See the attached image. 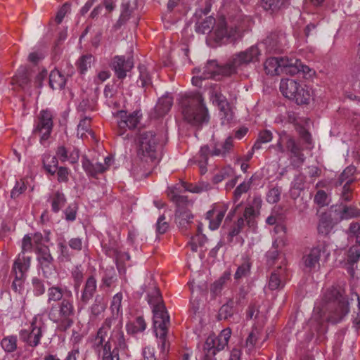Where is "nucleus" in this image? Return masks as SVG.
<instances>
[{"label": "nucleus", "instance_id": "1", "mask_svg": "<svg viewBox=\"0 0 360 360\" xmlns=\"http://www.w3.org/2000/svg\"><path fill=\"white\" fill-rule=\"evenodd\" d=\"M344 290L337 286L326 290L321 301L316 302L311 321L317 323V330L326 322H340L349 312V302Z\"/></svg>", "mask_w": 360, "mask_h": 360}, {"label": "nucleus", "instance_id": "2", "mask_svg": "<svg viewBox=\"0 0 360 360\" xmlns=\"http://www.w3.org/2000/svg\"><path fill=\"white\" fill-rule=\"evenodd\" d=\"M112 320V318H107L105 320L94 340L95 347H102V360H120V351H124L127 348L124 333L119 328L114 329L110 337L106 340Z\"/></svg>", "mask_w": 360, "mask_h": 360}, {"label": "nucleus", "instance_id": "3", "mask_svg": "<svg viewBox=\"0 0 360 360\" xmlns=\"http://www.w3.org/2000/svg\"><path fill=\"white\" fill-rule=\"evenodd\" d=\"M179 104L184 119L195 127L208 123L210 115L200 91H186L180 95Z\"/></svg>", "mask_w": 360, "mask_h": 360}, {"label": "nucleus", "instance_id": "4", "mask_svg": "<svg viewBox=\"0 0 360 360\" xmlns=\"http://www.w3.org/2000/svg\"><path fill=\"white\" fill-rule=\"evenodd\" d=\"M251 25V18L245 15L241 10H236L229 14L228 20L224 18L219 19L214 30L216 39L235 40L242 36Z\"/></svg>", "mask_w": 360, "mask_h": 360}, {"label": "nucleus", "instance_id": "5", "mask_svg": "<svg viewBox=\"0 0 360 360\" xmlns=\"http://www.w3.org/2000/svg\"><path fill=\"white\" fill-rule=\"evenodd\" d=\"M148 302L153 307V325L156 336L159 339L158 345L162 352H165L168 346L167 334L169 325V316L166 311L159 290L155 289L149 295Z\"/></svg>", "mask_w": 360, "mask_h": 360}, {"label": "nucleus", "instance_id": "6", "mask_svg": "<svg viewBox=\"0 0 360 360\" xmlns=\"http://www.w3.org/2000/svg\"><path fill=\"white\" fill-rule=\"evenodd\" d=\"M75 313L73 297H64L61 302L51 304L48 317L59 330L65 331L72 326Z\"/></svg>", "mask_w": 360, "mask_h": 360}, {"label": "nucleus", "instance_id": "7", "mask_svg": "<svg viewBox=\"0 0 360 360\" xmlns=\"http://www.w3.org/2000/svg\"><path fill=\"white\" fill-rule=\"evenodd\" d=\"M160 137L152 131L140 132L136 139L137 155L146 162L158 158Z\"/></svg>", "mask_w": 360, "mask_h": 360}, {"label": "nucleus", "instance_id": "8", "mask_svg": "<svg viewBox=\"0 0 360 360\" xmlns=\"http://www.w3.org/2000/svg\"><path fill=\"white\" fill-rule=\"evenodd\" d=\"M180 186L169 187L167 195L177 206L175 217L176 224L182 232L187 234L186 231L191 227L193 216L188 210L181 207L186 205L188 200L187 197L180 195Z\"/></svg>", "mask_w": 360, "mask_h": 360}, {"label": "nucleus", "instance_id": "9", "mask_svg": "<svg viewBox=\"0 0 360 360\" xmlns=\"http://www.w3.org/2000/svg\"><path fill=\"white\" fill-rule=\"evenodd\" d=\"M270 148L282 153L285 151L290 152L291 156L295 158L292 162L294 167H300L305 160L302 148L296 143L295 139L285 131L279 134V139L276 144L271 145Z\"/></svg>", "mask_w": 360, "mask_h": 360}, {"label": "nucleus", "instance_id": "10", "mask_svg": "<svg viewBox=\"0 0 360 360\" xmlns=\"http://www.w3.org/2000/svg\"><path fill=\"white\" fill-rule=\"evenodd\" d=\"M46 328L43 318L39 315H36L32 318L27 328L20 330V340L30 347H37L41 343V339Z\"/></svg>", "mask_w": 360, "mask_h": 360}, {"label": "nucleus", "instance_id": "11", "mask_svg": "<svg viewBox=\"0 0 360 360\" xmlns=\"http://www.w3.org/2000/svg\"><path fill=\"white\" fill-rule=\"evenodd\" d=\"M231 70L229 62L222 66H219L215 60H210L202 68L200 75L193 77L192 84L198 87H202V82L208 79L219 80L224 76L231 75Z\"/></svg>", "mask_w": 360, "mask_h": 360}, {"label": "nucleus", "instance_id": "12", "mask_svg": "<svg viewBox=\"0 0 360 360\" xmlns=\"http://www.w3.org/2000/svg\"><path fill=\"white\" fill-rule=\"evenodd\" d=\"M231 335V329L226 328L222 330L217 336L215 335H209L203 345L205 360H213L219 352L224 349L228 345Z\"/></svg>", "mask_w": 360, "mask_h": 360}, {"label": "nucleus", "instance_id": "13", "mask_svg": "<svg viewBox=\"0 0 360 360\" xmlns=\"http://www.w3.org/2000/svg\"><path fill=\"white\" fill-rule=\"evenodd\" d=\"M330 245L326 243H321L312 248L308 254L304 255L302 260L304 267L309 272L318 271L321 268V263L327 261L330 255Z\"/></svg>", "mask_w": 360, "mask_h": 360}, {"label": "nucleus", "instance_id": "14", "mask_svg": "<svg viewBox=\"0 0 360 360\" xmlns=\"http://www.w3.org/2000/svg\"><path fill=\"white\" fill-rule=\"evenodd\" d=\"M141 113L139 111H134L128 113L125 110H120L114 114L117 120L116 134L122 136L124 140H129L132 136L127 133V129L136 128L140 122Z\"/></svg>", "mask_w": 360, "mask_h": 360}, {"label": "nucleus", "instance_id": "15", "mask_svg": "<svg viewBox=\"0 0 360 360\" xmlns=\"http://www.w3.org/2000/svg\"><path fill=\"white\" fill-rule=\"evenodd\" d=\"M297 60L293 57H271L266 60L264 63V70L266 74L271 75H278L281 73H285L290 75H294L297 71L295 66H292V63L295 64Z\"/></svg>", "mask_w": 360, "mask_h": 360}, {"label": "nucleus", "instance_id": "16", "mask_svg": "<svg viewBox=\"0 0 360 360\" xmlns=\"http://www.w3.org/2000/svg\"><path fill=\"white\" fill-rule=\"evenodd\" d=\"M262 51L257 44L251 46L243 51L233 55L229 60V65L231 70V74L236 73L238 70L246 66L250 63H255L259 60Z\"/></svg>", "mask_w": 360, "mask_h": 360}, {"label": "nucleus", "instance_id": "17", "mask_svg": "<svg viewBox=\"0 0 360 360\" xmlns=\"http://www.w3.org/2000/svg\"><path fill=\"white\" fill-rule=\"evenodd\" d=\"M34 252L37 255L43 276L46 279L47 285H51L58 278V274L53 264V257L48 246H39Z\"/></svg>", "mask_w": 360, "mask_h": 360}, {"label": "nucleus", "instance_id": "18", "mask_svg": "<svg viewBox=\"0 0 360 360\" xmlns=\"http://www.w3.org/2000/svg\"><path fill=\"white\" fill-rule=\"evenodd\" d=\"M47 74L46 70H42L39 72L34 80L36 88L41 89L46 87L47 84L53 90L61 89L64 87L66 79L59 70H52L49 78H47Z\"/></svg>", "mask_w": 360, "mask_h": 360}, {"label": "nucleus", "instance_id": "19", "mask_svg": "<svg viewBox=\"0 0 360 360\" xmlns=\"http://www.w3.org/2000/svg\"><path fill=\"white\" fill-rule=\"evenodd\" d=\"M34 251V244L32 238L26 235L24 236L22 242V251L19 254L18 259L15 261L13 264V270L15 271L16 278H21L25 271H26L30 266V258L25 257V252Z\"/></svg>", "mask_w": 360, "mask_h": 360}, {"label": "nucleus", "instance_id": "20", "mask_svg": "<svg viewBox=\"0 0 360 360\" xmlns=\"http://www.w3.org/2000/svg\"><path fill=\"white\" fill-rule=\"evenodd\" d=\"M210 98L212 103L218 106L223 124L229 123L233 118V113L230 103L221 91H211Z\"/></svg>", "mask_w": 360, "mask_h": 360}, {"label": "nucleus", "instance_id": "21", "mask_svg": "<svg viewBox=\"0 0 360 360\" xmlns=\"http://www.w3.org/2000/svg\"><path fill=\"white\" fill-rule=\"evenodd\" d=\"M53 127L52 115L48 110H41L38 117V122L34 129V133L41 135V141L49 139Z\"/></svg>", "mask_w": 360, "mask_h": 360}, {"label": "nucleus", "instance_id": "22", "mask_svg": "<svg viewBox=\"0 0 360 360\" xmlns=\"http://www.w3.org/2000/svg\"><path fill=\"white\" fill-rule=\"evenodd\" d=\"M55 280L51 285H48L47 289V304L58 303L63 300L64 297H73L72 292L67 287L54 285Z\"/></svg>", "mask_w": 360, "mask_h": 360}, {"label": "nucleus", "instance_id": "23", "mask_svg": "<svg viewBox=\"0 0 360 360\" xmlns=\"http://www.w3.org/2000/svg\"><path fill=\"white\" fill-rule=\"evenodd\" d=\"M255 210L252 207L245 208L243 216L239 218L230 231L231 237L237 236L245 226V221L250 228L255 226Z\"/></svg>", "mask_w": 360, "mask_h": 360}, {"label": "nucleus", "instance_id": "24", "mask_svg": "<svg viewBox=\"0 0 360 360\" xmlns=\"http://www.w3.org/2000/svg\"><path fill=\"white\" fill-rule=\"evenodd\" d=\"M260 51L265 53H277L282 50L281 37L277 33H271L257 44Z\"/></svg>", "mask_w": 360, "mask_h": 360}, {"label": "nucleus", "instance_id": "25", "mask_svg": "<svg viewBox=\"0 0 360 360\" xmlns=\"http://www.w3.org/2000/svg\"><path fill=\"white\" fill-rule=\"evenodd\" d=\"M288 269L283 266H277L271 272L268 288L271 290H279L284 287L285 281L288 278Z\"/></svg>", "mask_w": 360, "mask_h": 360}, {"label": "nucleus", "instance_id": "26", "mask_svg": "<svg viewBox=\"0 0 360 360\" xmlns=\"http://www.w3.org/2000/svg\"><path fill=\"white\" fill-rule=\"evenodd\" d=\"M133 61L131 58L125 59L124 56H115L112 63V68L119 79L126 77L127 72L133 68Z\"/></svg>", "mask_w": 360, "mask_h": 360}, {"label": "nucleus", "instance_id": "27", "mask_svg": "<svg viewBox=\"0 0 360 360\" xmlns=\"http://www.w3.org/2000/svg\"><path fill=\"white\" fill-rule=\"evenodd\" d=\"M173 104V97L171 94L166 92L162 96H161L155 107V113L157 117H161L165 116L170 110Z\"/></svg>", "mask_w": 360, "mask_h": 360}, {"label": "nucleus", "instance_id": "28", "mask_svg": "<svg viewBox=\"0 0 360 360\" xmlns=\"http://www.w3.org/2000/svg\"><path fill=\"white\" fill-rule=\"evenodd\" d=\"M97 282L94 276H90L86 281L81 295V301L86 304L93 297L96 291Z\"/></svg>", "mask_w": 360, "mask_h": 360}, {"label": "nucleus", "instance_id": "29", "mask_svg": "<svg viewBox=\"0 0 360 360\" xmlns=\"http://www.w3.org/2000/svg\"><path fill=\"white\" fill-rule=\"evenodd\" d=\"M82 167L86 174L91 176H96L98 174L104 172L106 167L101 162H94L86 157L82 158Z\"/></svg>", "mask_w": 360, "mask_h": 360}, {"label": "nucleus", "instance_id": "30", "mask_svg": "<svg viewBox=\"0 0 360 360\" xmlns=\"http://www.w3.org/2000/svg\"><path fill=\"white\" fill-rule=\"evenodd\" d=\"M48 201L51 203V210L58 213L66 203L67 199L61 191H55L50 195Z\"/></svg>", "mask_w": 360, "mask_h": 360}, {"label": "nucleus", "instance_id": "31", "mask_svg": "<svg viewBox=\"0 0 360 360\" xmlns=\"http://www.w3.org/2000/svg\"><path fill=\"white\" fill-rule=\"evenodd\" d=\"M283 95L297 105L307 104L310 100V91H282Z\"/></svg>", "mask_w": 360, "mask_h": 360}, {"label": "nucleus", "instance_id": "32", "mask_svg": "<svg viewBox=\"0 0 360 360\" xmlns=\"http://www.w3.org/2000/svg\"><path fill=\"white\" fill-rule=\"evenodd\" d=\"M224 210H212L207 212V219L209 220V227L211 230H216L219 227L224 217Z\"/></svg>", "mask_w": 360, "mask_h": 360}, {"label": "nucleus", "instance_id": "33", "mask_svg": "<svg viewBox=\"0 0 360 360\" xmlns=\"http://www.w3.org/2000/svg\"><path fill=\"white\" fill-rule=\"evenodd\" d=\"M146 323L143 316H137L134 321L127 323L126 329L129 334L134 335L143 332L146 328Z\"/></svg>", "mask_w": 360, "mask_h": 360}, {"label": "nucleus", "instance_id": "34", "mask_svg": "<svg viewBox=\"0 0 360 360\" xmlns=\"http://www.w3.org/2000/svg\"><path fill=\"white\" fill-rule=\"evenodd\" d=\"M267 263L271 266L278 265L287 267V261L278 250L273 248L266 253Z\"/></svg>", "mask_w": 360, "mask_h": 360}, {"label": "nucleus", "instance_id": "35", "mask_svg": "<svg viewBox=\"0 0 360 360\" xmlns=\"http://www.w3.org/2000/svg\"><path fill=\"white\" fill-rule=\"evenodd\" d=\"M274 233L277 235L273 241L272 248L278 250L286 244L285 227L283 224H276Z\"/></svg>", "mask_w": 360, "mask_h": 360}, {"label": "nucleus", "instance_id": "36", "mask_svg": "<svg viewBox=\"0 0 360 360\" xmlns=\"http://www.w3.org/2000/svg\"><path fill=\"white\" fill-rule=\"evenodd\" d=\"M355 172L356 167L354 166H349L346 167L338 176L335 182V185L338 186H341L343 184H351L354 181L353 175L354 174Z\"/></svg>", "mask_w": 360, "mask_h": 360}, {"label": "nucleus", "instance_id": "37", "mask_svg": "<svg viewBox=\"0 0 360 360\" xmlns=\"http://www.w3.org/2000/svg\"><path fill=\"white\" fill-rule=\"evenodd\" d=\"M123 299V295L122 292L116 293L111 300L110 303V310L112 311V314L113 317H122V301Z\"/></svg>", "mask_w": 360, "mask_h": 360}, {"label": "nucleus", "instance_id": "38", "mask_svg": "<svg viewBox=\"0 0 360 360\" xmlns=\"http://www.w3.org/2000/svg\"><path fill=\"white\" fill-rule=\"evenodd\" d=\"M233 137L229 136L221 144H217L212 152V155L225 156L233 147Z\"/></svg>", "mask_w": 360, "mask_h": 360}, {"label": "nucleus", "instance_id": "39", "mask_svg": "<svg viewBox=\"0 0 360 360\" xmlns=\"http://www.w3.org/2000/svg\"><path fill=\"white\" fill-rule=\"evenodd\" d=\"M216 20L212 16L206 17L202 22H198L195 24V30L198 33L206 34L210 33L214 28Z\"/></svg>", "mask_w": 360, "mask_h": 360}, {"label": "nucleus", "instance_id": "40", "mask_svg": "<svg viewBox=\"0 0 360 360\" xmlns=\"http://www.w3.org/2000/svg\"><path fill=\"white\" fill-rule=\"evenodd\" d=\"M86 133H88L93 139H95V134L91 129V119L89 117H84L80 120L77 126V136L84 139Z\"/></svg>", "mask_w": 360, "mask_h": 360}, {"label": "nucleus", "instance_id": "41", "mask_svg": "<svg viewBox=\"0 0 360 360\" xmlns=\"http://www.w3.org/2000/svg\"><path fill=\"white\" fill-rule=\"evenodd\" d=\"M106 308V302L101 295H97L90 307L91 314L95 317L101 315Z\"/></svg>", "mask_w": 360, "mask_h": 360}, {"label": "nucleus", "instance_id": "42", "mask_svg": "<svg viewBox=\"0 0 360 360\" xmlns=\"http://www.w3.org/2000/svg\"><path fill=\"white\" fill-rule=\"evenodd\" d=\"M360 259V248L358 245L352 246L347 252V261L351 266L358 262ZM349 272L351 275L354 274L353 267L349 268Z\"/></svg>", "mask_w": 360, "mask_h": 360}, {"label": "nucleus", "instance_id": "43", "mask_svg": "<svg viewBox=\"0 0 360 360\" xmlns=\"http://www.w3.org/2000/svg\"><path fill=\"white\" fill-rule=\"evenodd\" d=\"M231 272L225 271L211 286L210 290L214 295H218L223 289L225 283L231 278Z\"/></svg>", "mask_w": 360, "mask_h": 360}, {"label": "nucleus", "instance_id": "44", "mask_svg": "<svg viewBox=\"0 0 360 360\" xmlns=\"http://www.w3.org/2000/svg\"><path fill=\"white\" fill-rule=\"evenodd\" d=\"M58 163V158L56 156L45 155L43 158L44 167L45 170L51 175L56 173Z\"/></svg>", "mask_w": 360, "mask_h": 360}, {"label": "nucleus", "instance_id": "45", "mask_svg": "<svg viewBox=\"0 0 360 360\" xmlns=\"http://www.w3.org/2000/svg\"><path fill=\"white\" fill-rule=\"evenodd\" d=\"M333 228L332 220L326 214H322L318 225V231L323 235H327Z\"/></svg>", "mask_w": 360, "mask_h": 360}, {"label": "nucleus", "instance_id": "46", "mask_svg": "<svg viewBox=\"0 0 360 360\" xmlns=\"http://www.w3.org/2000/svg\"><path fill=\"white\" fill-rule=\"evenodd\" d=\"M251 262L249 259H245L240 266H238L235 274L236 281L247 278L250 274Z\"/></svg>", "mask_w": 360, "mask_h": 360}, {"label": "nucleus", "instance_id": "47", "mask_svg": "<svg viewBox=\"0 0 360 360\" xmlns=\"http://www.w3.org/2000/svg\"><path fill=\"white\" fill-rule=\"evenodd\" d=\"M273 135L271 131L265 129L259 133L258 138L254 143L252 150H259L262 148V143H266L272 140Z\"/></svg>", "mask_w": 360, "mask_h": 360}, {"label": "nucleus", "instance_id": "48", "mask_svg": "<svg viewBox=\"0 0 360 360\" xmlns=\"http://www.w3.org/2000/svg\"><path fill=\"white\" fill-rule=\"evenodd\" d=\"M140 75L137 80V84L139 87L149 89L153 87L151 78L148 72L143 66L139 67Z\"/></svg>", "mask_w": 360, "mask_h": 360}, {"label": "nucleus", "instance_id": "49", "mask_svg": "<svg viewBox=\"0 0 360 360\" xmlns=\"http://www.w3.org/2000/svg\"><path fill=\"white\" fill-rule=\"evenodd\" d=\"M288 0H262V7L266 11L275 12L282 8Z\"/></svg>", "mask_w": 360, "mask_h": 360}, {"label": "nucleus", "instance_id": "50", "mask_svg": "<svg viewBox=\"0 0 360 360\" xmlns=\"http://www.w3.org/2000/svg\"><path fill=\"white\" fill-rule=\"evenodd\" d=\"M258 338L259 331L256 328L253 329L250 333L245 340V347L247 353L250 354L255 350Z\"/></svg>", "mask_w": 360, "mask_h": 360}, {"label": "nucleus", "instance_id": "51", "mask_svg": "<svg viewBox=\"0 0 360 360\" xmlns=\"http://www.w3.org/2000/svg\"><path fill=\"white\" fill-rule=\"evenodd\" d=\"M279 90H304L300 82L292 78H283L280 83Z\"/></svg>", "mask_w": 360, "mask_h": 360}, {"label": "nucleus", "instance_id": "52", "mask_svg": "<svg viewBox=\"0 0 360 360\" xmlns=\"http://www.w3.org/2000/svg\"><path fill=\"white\" fill-rule=\"evenodd\" d=\"M210 152L209 147L204 146L201 147L200 150V157L198 160V166L200 167V172L201 174H204L207 172L206 165L207 164L208 154Z\"/></svg>", "mask_w": 360, "mask_h": 360}, {"label": "nucleus", "instance_id": "53", "mask_svg": "<svg viewBox=\"0 0 360 360\" xmlns=\"http://www.w3.org/2000/svg\"><path fill=\"white\" fill-rule=\"evenodd\" d=\"M3 349L8 353L14 352L17 348V338L14 335L5 337L1 342Z\"/></svg>", "mask_w": 360, "mask_h": 360}, {"label": "nucleus", "instance_id": "54", "mask_svg": "<svg viewBox=\"0 0 360 360\" xmlns=\"http://www.w3.org/2000/svg\"><path fill=\"white\" fill-rule=\"evenodd\" d=\"M360 216V210L355 207L345 205L340 212L341 219H349Z\"/></svg>", "mask_w": 360, "mask_h": 360}, {"label": "nucleus", "instance_id": "55", "mask_svg": "<svg viewBox=\"0 0 360 360\" xmlns=\"http://www.w3.org/2000/svg\"><path fill=\"white\" fill-rule=\"evenodd\" d=\"M117 280L116 272L114 269H106L105 274L102 278V284L108 288L110 287L112 284Z\"/></svg>", "mask_w": 360, "mask_h": 360}, {"label": "nucleus", "instance_id": "56", "mask_svg": "<svg viewBox=\"0 0 360 360\" xmlns=\"http://www.w3.org/2000/svg\"><path fill=\"white\" fill-rule=\"evenodd\" d=\"M233 174V169L231 167L222 168L219 173L214 176V183H219Z\"/></svg>", "mask_w": 360, "mask_h": 360}, {"label": "nucleus", "instance_id": "57", "mask_svg": "<svg viewBox=\"0 0 360 360\" xmlns=\"http://www.w3.org/2000/svg\"><path fill=\"white\" fill-rule=\"evenodd\" d=\"M13 82L18 84V86L23 87L27 84L29 81L28 73L25 70L18 71V73L13 78Z\"/></svg>", "mask_w": 360, "mask_h": 360}, {"label": "nucleus", "instance_id": "58", "mask_svg": "<svg viewBox=\"0 0 360 360\" xmlns=\"http://www.w3.org/2000/svg\"><path fill=\"white\" fill-rule=\"evenodd\" d=\"M33 293L35 296H41L44 294L46 288L44 282L38 278H33L32 280Z\"/></svg>", "mask_w": 360, "mask_h": 360}, {"label": "nucleus", "instance_id": "59", "mask_svg": "<svg viewBox=\"0 0 360 360\" xmlns=\"http://www.w3.org/2000/svg\"><path fill=\"white\" fill-rule=\"evenodd\" d=\"M250 188V182H243L238 185L233 192V200L236 202L240 198L243 193L248 192Z\"/></svg>", "mask_w": 360, "mask_h": 360}, {"label": "nucleus", "instance_id": "60", "mask_svg": "<svg viewBox=\"0 0 360 360\" xmlns=\"http://www.w3.org/2000/svg\"><path fill=\"white\" fill-rule=\"evenodd\" d=\"M281 193V188L278 187L271 188L266 194L267 202L271 204L276 203L280 200Z\"/></svg>", "mask_w": 360, "mask_h": 360}, {"label": "nucleus", "instance_id": "61", "mask_svg": "<svg viewBox=\"0 0 360 360\" xmlns=\"http://www.w3.org/2000/svg\"><path fill=\"white\" fill-rule=\"evenodd\" d=\"M197 234L195 236L191 237L192 250H196L198 244L202 245L205 236L202 234V228L200 224L197 226L196 229Z\"/></svg>", "mask_w": 360, "mask_h": 360}, {"label": "nucleus", "instance_id": "62", "mask_svg": "<svg viewBox=\"0 0 360 360\" xmlns=\"http://www.w3.org/2000/svg\"><path fill=\"white\" fill-rule=\"evenodd\" d=\"M91 55H85L81 57L78 62V69L82 74L84 73L91 66L92 61Z\"/></svg>", "mask_w": 360, "mask_h": 360}, {"label": "nucleus", "instance_id": "63", "mask_svg": "<svg viewBox=\"0 0 360 360\" xmlns=\"http://www.w3.org/2000/svg\"><path fill=\"white\" fill-rule=\"evenodd\" d=\"M70 11V4L68 2H65L58 11L57 14L55 18V20L58 24L61 23L63 18Z\"/></svg>", "mask_w": 360, "mask_h": 360}, {"label": "nucleus", "instance_id": "64", "mask_svg": "<svg viewBox=\"0 0 360 360\" xmlns=\"http://www.w3.org/2000/svg\"><path fill=\"white\" fill-rule=\"evenodd\" d=\"M27 189L26 184L22 181H17L15 186L11 191V197L12 198H18L20 194H22Z\"/></svg>", "mask_w": 360, "mask_h": 360}]
</instances>
